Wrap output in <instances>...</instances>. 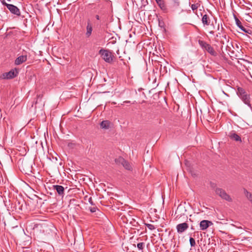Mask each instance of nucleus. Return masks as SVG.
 <instances>
[{"mask_svg":"<svg viewBox=\"0 0 252 252\" xmlns=\"http://www.w3.org/2000/svg\"><path fill=\"white\" fill-rule=\"evenodd\" d=\"M206 51L212 56H216L217 55V52L214 50V48L211 46V45L207 48Z\"/></svg>","mask_w":252,"mask_h":252,"instance_id":"nucleus-16","label":"nucleus"},{"mask_svg":"<svg viewBox=\"0 0 252 252\" xmlns=\"http://www.w3.org/2000/svg\"><path fill=\"white\" fill-rule=\"evenodd\" d=\"M221 43L222 44H224V42L223 41H221Z\"/></svg>","mask_w":252,"mask_h":252,"instance_id":"nucleus-34","label":"nucleus"},{"mask_svg":"<svg viewBox=\"0 0 252 252\" xmlns=\"http://www.w3.org/2000/svg\"><path fill=\"white\" fill-rule=\"evenodd\" d=\"M210 19L209 16L205 14L202 16V22L204 25L209 26L210 24Z\"/></svg>","mask_w":252,"mask_h":252,"instance_id":"nucleus-14","label":"nucleus"},{"mask_svg":"<svg viewBox=\"0 0 252 252\" xmlns=\"http://www.w3.org/2000/svg\"><path fill=\"white\" fill-rule=\"evenodd\" d=\"M145 246V244L143 242L139 243L137 245V248L139 250H143Z\"/></svg>","mask_w":252,"mask_h":252,"instance_id":"nucleus-20","label":"nucleus"},{"mask_svg":"<svg viewBox=\"0 0 252 252\" xmlns=\"http://www.w3.org/2000/svg\"><path fill=\"white\" fill-rule=\"evenodd\" d=\"M226 49L227 50H228V51H229V50H230V47L229 46V45H227L226 46Z\"/></svg>","mask_w":252,"mask_h":252,"instance_id":"nucleus-27","label":"nucleus"},{"mask_svg":"<svg viewBox=\"0 0 252 252\" xmlns=\"http://www.w3.org/2000/svg\"><path fill=\"white\" fill-rule=\"evenodd\" d=\"M99 54L101 58L107 63H110L113 60L112 52L108 50L101 49L99 51Z\"/></svg>","mask_w":252,"mask_h":252,"instance_id":"nucleus-2","label":"nucleus"},{"mask_svg":"<svg viewBox=\"0 0 252 252\" xmlns=\"http://www.w3.org/2000/svg\"><path fill=\"white\" fill-rule=\"evenodd\" d=\"M96 208L95 207H91L90 208V211H91V212L92 213H94L96 211Z\"/></svg>","mask_w":252,"mask_h":252,"instance_id":"nucleus-24","label":"nucleus"},{"mask_svg":"<svg viewBox=\"0 0 252 252\" xmlns=\"http://www.w3.org/2000/svg\"><path fill=\"white\" fill-rule=\"evenodd\" d=\"M198 43L200 47L204 50H206L207 48L210 45L209 44L203 40H198Z\"/></svg>","mask_w":252,"mask_h":252,"instance_id":"nucleus-17","label":"nucleus"},{"mask_svg":"<svg viewBox=\"0 0 252 252\" xmlns=\"http://www.w3.org/2000/svg\"><path fill=\"white\" fill-rule=\"evenodd\" d=\"M145 224L151 230H153L156 229V227L153 224L149 223H145Z\"/></svg>","mask_w":252,"mask_h":252,"instance_id":"nucleus-21","label":"nucleus"},{"mask_svg":"<svg viewBox=\"0 0 252 252\" xmlns=\"http://www.w3.org/2000/svg\"><path fill=\"white\" fill-rule=\"evenodd\" d=\"M220 34H221L220 32H219L216 35V36L217 37H220Z\"/></svg>","mask_w":252,"mask_h":252,"instance_id":"nucleus-29","label":"nucleus"},{"mask_svg":"<svg viewBox=\"0 0 252 252\" xmlns=\"http://www.w3.org/2000/svg\"><path fill=\"white\" fill-rule=\"evenodd\" d=\"M235 19L236 24L242 31L244 32H245L250 33L249 31H250V30L243 27L241 21L236 17H235Z\"/></svg>","mask_w":252,"mask_h":252,"instance_id":"nucleus-11","label":"nucleus"},{"mask_svg":"<svg viewBox=\"0 0 252 252\" xmlns=\"http://www.w3.org/2000/svg\"><path fill=\"white\" fill-rule=\"evenodd\" d=\"M236 92L242 101L250 108H252L250 94L243 88L240 87H237Z\"/></svg>","mask_w":252,"mask_h":252,"instance_id":"nucleus-1","label":"nucleus"},{"mask_svg":"<svg viewBox=\"0 0 252 252\" xmlns=\"http://www.w3.org/2000/svg\"><path fill=\"white\" fill-rule=\"evenodd\" d=\"M124 103H129V102H130V101H124Z\"/></svg>","mask_w":252,"mask_h":252,"instance_id":"nucleus-31","label":"nucleus"},{"mask_svg":"<svg viewBox=\"0 0 252 252\" xmlns=\"http://www.w3.org/2000/svg\"><path fill=\"white\" fill-rule=\"evenodd\" d=\"M95 18L97 20H99L100 19L99 16L98 15H95Z\"/></svg>","mask_w":252,"mask_h":252,"instance_id":"nucleus-28","label":"nucleus"},{"mask_svg":"<svg viewBox=\"0 0 252 252\" xmlns=\"http://www.w3.org/2000/svg\"><path fill=\"white\" fill-rule=\"evenodd\" d=\"M19 73L17 69L14 68L10 70L9 72L2 74L1 78L4 79H10L16 77Z\"/></svg>","mask_w":252,"mask_h":252,"instance_id":"nucleus-4","label":"nucleus"},{"mask_svg":"<svg viewBox=\"0 0 252 252\" xmlns=\"http://www.w3.org/2000/svg\"><path fill=\"white\" fill-rule=\"evenodd\" d=\"M228 136L231 139H233L236 141L241 142V137L234 131H232L230 132H229Z\"/></svg>","mask_w":252,"mask_h":252,"instance_id":"nucleus-12","label":"nucleus"},{"mask_svg":"<svg viewBox=\"0 0 252 252\" xmlns=\"http://www.w3.org/2000/svg\"><path fill=\"white\" fill-rule=\"evenodd\" d=\"M3 4L5 5L7 8L8 9V10L12 13V14H14L15 15H16L17 16L20 15V11L19 9L16 6L11 4H8L6 3L5 2H2Z\"/></svg>","mask_w":252,"mask_h":252,"instance_id":"nucleus-6","label":"nucleus"},{"mask_svg":"<svg viewBox=\"0 0 252 252\" xmlns=\"http://www.w3.org/2000/svg\"><path fill=\"white\" fill-rule=\"evenodd\" d=\"M244 192H245V195L247 196L248 199L252 203V194H251L250 192H248L247 190H245Z\"/></svg>","mask_w":252,"mask_h":252,"instance_id":"nucleus-19","label":"nucleus"},{"mask_svg":"<svg viewBox=\"0 0 252 252\" xmlns=\"http://www.w3.org/2000/svg\"><path fill=\"white\" fill-rule=\"evenodd\" d=\"M217 194L219 195L222 199H224L228 202L232 201L231 197L226 192V191L220 188H217L215 190Z\"/></svg>","mask_w":252,"mask_h":252,"instance_id":"nucleus-3","label":"nucleus"},{"mask_svg":"<svg viewBox=\"0 0 252 252\" xmlns=\"http://www.w3.org/2000/svg\"><path fill=\"white\" fill-rule=\"evenodd\" d=\"M158 5L161 9H164L165 8V5L163 0H155Z\"/></svg>","mask_w":252,"mask_h":252,"instance_id":"nucleus-18","label":"nucleus"},{"mask_svg":"<svg viewBox=\"0 0 252 252\" xmlns=\"http://www.w3.org/2000/svg\"><path fill=\"white\" fill-rule=\"evenodd\" d=\"M209 33H210V34H214V32H213V31H210V32H209Z\"/></svg>","mask_w":252,"mask_h":252,"instance_id":"nucleus-30","label":"nucleus"},{"mask_svg":"<svg viewBox=\"0 0 252 252\" xmlns=\"http://www.w3.org/2000/svg\"><path fill=\"white\" fill-rule=\"evenodd\" d=\"M213 224L212 221L207 220H203L200 222V229L202 230H205L209 227V226H211Z\"/></svg>","mask_w":252,"mask_h":252,"instance_id":"nucleus-8","label":"nucleus"},{"mask_svg":"<svg viewBox=\"0 0 252 252\" xmlns=\"http://www.w3.org/2000/svg\"><path fill=\"white\" fill-rule=\"evenodd\" d=\"M218 30L220 31V25H218Z\"/></svg>","mask_w":252,"mask_h":252,"instance_id":"nucleus-32","label":"nucleus"},{"mask_svg":"<svg viewBox=\"0 0 252 252\" xmlns=\"http://www.w3.org/2000/svg\"><path fill=\"white\" fill-rule=\"evenodd\" d=\"M189 228V224L186 222L180 223L176 226L177 232L182 233Z\"/></svg>","mask_w":252,"mask_h":252,"instance_id":"nucleus-7","label":"nucleus"},{"mask_svg":"<svg viewBox=\"0 0 252 252\" xmlns=\"http://www.w3.org/2000/svg\"><path fill=\"white\" fill-rule=\"evenodd\" d=\"M189 243L191 247H194L196 244L195 240L192 237L189 238Z\"/></svg>","mask_w":252,"mask_h":252,"instance_id":"nucleus-22","label":"nucleus"},{"mask_svg":"<svg viewBox=\"0 0 252 252\" xmlns=\"http://www.w3.org/2000/svg\"><path fill=\"white\" fill-rule=\"evenodd\" d=\"M27 60V56L26 55H23L17 57L14 62L15 65H20L25 63Z\"/></svg>","mask_w":252,"mask_h":252,"instance_id":"nucleus-9","label":"nucleus"},{"mask_svg":"<svg viewBox=\"0 0 252 252\" xmlns=\"http://www.w3.org/2000/svg\"><path fill=\"white\" fill-rule=\"evenodd\" d=\"M222 37L223 38H224L226 40H227L228 42H229V36H227L226 34H224V35H222Z\"/></svg>","mask_w":252,"mask_h":252,"instance_id":"nucleus-26","label":"nucleus"},{"mask_svg":"<svg viewBox=\"0 0 252 252\" xmlns=\"http://www.w3.org/2000/svg\"><path fill=\"white\" fill-rule=\"evenodd\" d=\"M88 201L92 205H94V203L93 202V199L92 198V197H90L88 199Z\"/></svg>","mask_w":252,"mask_h":252,"instance_id":"nucleus-25","label":"nucleus"},{"mask_svg":"<svg viewBox=\"0 0 252 252\" xmlns=\"http://www.w3.org/2000/svg\"><path fill=\"white\" fill-rule=\"evenodd\" d=\"M110 122L108 120L103 121L100 124V126L101 128L108 129L110 127Z\"/></svg>","mask_w":252,"mask_h":252,"instance_id":"nucleus-15","label":"nucleus"},{"mask_svg":"<svg viewBox=\"0 0 252 252\" xmlns=\"http://www.w3.org/2000/svg\"><path fill=\"white\" fill-rule=\"evenodd\" d=\"M223 29V28L221 27L220 31L221 32Z\"/></svg>","mask_w":252,"mask_h":252,"instance_id":"nucleus-33","label":"nucleus"},{"mask_svg":"<svg viewBox=\"0 0 252 252\" xmlns=\"http://www.w3.org/2000/svg\"><path fill=\"white\" fill-rule=\"evenodd\" d=\"M115 161L117 164H122L126 170H130L132 169L130 163L121 157H119V158H116Z\"/></svg>","mask_w":252,"mask_h":252,"instance_id":"nucleus-5","label":"nucleus"},{"mask_svg":"<svg viewBox=\"0 0 252 252\" xmlns=\"http://www.w3.org/2000/svg\"><path fill=\"white\" fill-rule=\"evenodd\" d=\"M191 9L193 10H194L195 9H197L198 8V5L197 4H193L191 6Z\"/></svg>","mask_w":252,"mask_h":252,"instance_id":"nucleus-23","label":"nucleus"},{"mask_svg":"<svg viewBox=\"0 0 252 252\" xmlns=\"http://www.w3.org/2000/svg\"><path fill=\"white\" fill-rule=\"evenodd\" d=\"M53 187L54 189L57 191L59 195H62L64 194V189L63 186L60 185H55L53 186Z\"/></svg>","mask_w":252,"mask_h":252,"instance_id":"nucleus-13","label":"nucleus"},{"mask_svg":"<svg viewBox=\"0 0 252 252\" xmlns=\"http://www.w3.org/2000/svg\"><path fill=\"white\" fill-rule=\"evenodd\" d=\"M93 26L90 21L87 22V25L86 27V32L85 35L87 37H89L92 33Z\"/></svg>","mask_w":252,"mask_h":252,"instance_id":"nucleus-10","label":"nucleus"}]
</instances>
